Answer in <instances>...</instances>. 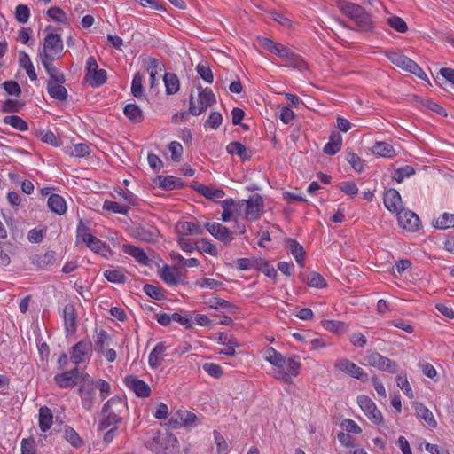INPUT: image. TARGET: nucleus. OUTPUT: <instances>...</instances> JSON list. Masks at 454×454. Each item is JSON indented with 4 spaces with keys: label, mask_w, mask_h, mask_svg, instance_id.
<instances>
[{
    "label": "nucleus",
    "mask_w": 454,
    "mask_h": 454,
    "mask_svg": "<svg viewBox=\"0 0 454 454\" xmlns=\"http://www.w3.org/2000/svg\"><path fill=\"white\" fill-rule=\"evenodd\" d=\"M164 84L166 87V94H176L180 89V81L175 73H166L163 76Z\"/></svg>",
    "instance_id": "72a5a7b5"
},
{
    "label": "nucleus",
    "mask_w": 454,
    "mask_h": 454,
    "mask_svg": "<svg viewBox=\"0 0 454 454\" xmlns=\"http://www.w3.org/2000/svg\"><path fill=\"white\" fill-rule=\"evenodd\" d=\"M24 106V103L17 99H6L1 107L3 113H18Z\"/></svg>",
    "instance_id": "052dcab7"
},
{
    "label": "nucleus",
    "mask_w": 454,
    "mask_h": 454,
    "mask_svg": "<svg viewBox=\"0 0 454 454\" xmlns=\"http://www.w3.org/2000/svg\"><path fill=\"white\" fill-rule=\"evenodd\" d=\"M56 260V253L52 250H49L44 254H35L32 257V264L35 265L39 269H44L47 266L52 264Z\"/></svg>",
    "instance_id": "473e14b6"
},
{
    "label": "nucleus",
    "mask_w": 454,
    "mask_h": 454,
    "mask_svg": "<svg viewBox=\"0 0 454 454\" xmlns=\"http://www.w3.org/2000/svg\"><path fill=\"white\" fill-rule=\"evenodd\" d=\"M176 229L180 236L202 235L204 233V229L198 222H179Z\"/></svg>",
    "instance_id": "4be33fe9"
},
{
    "label": "nucleus",
    "mask_w": 454,
    "mask_h": 454,
    "mask_svg": "<svg viewBox=\"0 0 454 454\" xmlns=\"http://www.w3.org/2000/svg\"><path fill=\"white\" fill-rule=\"evenodd\" d=\"M414 174V168L412 166L406 165L395 170L393 179L397 183H402L405 177H410Z\"/></svg>",
    "instance_id": "6e6d98bb"
},
{
    "label": "nucleus",
    "mask_w": 454,
    "mask_h": 454,
    "mask_svg": "<svg viewBox=\"0 0 454 454\" xmlns=\"http://www.w3.org/2000/svg\"><path fill=\"white\" fill-rule=\"evenodd\" d=\"M104 277L109 282L116 283V284H124L127 281V277L119 269L105 270Z\"/></svg>",
    "instance_id": "603ef678"
},
{
    "label": "nucleus",
    "mask_w": 454,
    "mask_h": 454,
    "mask_svg": "<svg viewBox=\"0 0 454 454\" xmlns=\"http://www.w3.org/2000/svg\"><path fill=\"white\" fill-rule=\"evenodd\" d=\"M65 438L74 448H79L83 443L82 438L79 436L77 432L72 427L66 428Z\"/></svg>",
    "instance_id": "680f3d73"
},
{
    "label": "nucleus",
    "mask_w": 454,
    "mask_h": 454,
    "mask_svg": "<svg viewBox=\"0 0 454 454\" xmlns=\"http://www.w3.org/2000/svg\"><path fill=\"white\" fill-rule=\"evenodd\" d=\"M197 419V416L189 411H177L175 415L169 419V425L173 428L180 426H191Z\"/></svg>",
    "instance_id": "a211bd4d"
},
{
    "label": "nucleus",
    "mask_w": 454,
    "mask_h": 454,
    "mask_svg": "<svg viewBox=\"0 0 454 454\" xmlns=\"http://www.w3.org/2000/svg\"><path fill=\"white\" fill-rule=\"evenodd\" d=\"M434 228L446 230L454 227V214L443 213L433 223Z\"/></svg>",
    "instance_id": "09e8293b"
},
{
    "label": "nucleus",
    "mask_w": 454,
    "mask_h": 454,
    "mask_svg": "<svg viewBox=\"0 0 454 454\" xmlns=\"http://www.w3.org/2000/svg\"><path fill=\"white\" fill-rule=\"evenodd\" d=\"M121 250L125 254L134 257L136 261L142 265H147L149 263L150 260L147 254L140 247H135L131 244H124Z\"/></svg>",
    "instance_id": "b1692460"
},
{
    "label": "nucleus",
    "mask_w": 454,
    "mask_h": 454,
    "mask_svg": "<svg viewBox=\"0 0 454 454\" xmlns=\"http://www.w3.org/2000/svg\"><path fill=\"white\" fill-rule=\"evenodd\" d=\"M30 17V10L26 4H19L15 8V19L19 23L25 24Z\"/></svg>",
    "instance_id": "0e129e2a"
},
{
    "label": "nucleus",
    "mask_w": 454,
    "mask_h": 454,
    "mask_svg": "<svg viewBox=\"0 0 454 454\" xmlns=\"http://www.w3.org/2000/svg\"><path fill=\"white\" fill-rule=\"evenodd\" d=\"M413 103L417 106H423L425 108H427L434 113H437L438 114L446 116L447 113L443 107H442L440 105H438L436 102L433 101L431 98H422L418 95L413 96Z\"/></svg>",
    "instance_id": "2f4dec72"
},
{
    "label": "nucleus",
    "mask_w": 454,
    "mask_h": 454,
    "mask_svg": "<svg viewBox=\"0 0 454 454\" xmlns=\"http://www.w3.org/2000/svg\"><path fill=\"white\" fill-rule=\"evenodd\" d=\"M255 270L263 272L267 277L276 281L278 277L277 270L264 259L258 258Z\"/></svg>",
    "instance_id": "a18cd8bd"
},
{
    "label": "nucleus",
    "mask_w": 454,
    "mask_h": 454,
    "mask_svg": "<svg viewBox=\"0 0 454 454\" xmlns=\"http://www.w3.org/2000/svg\"><path fill=\"white\" fill-rule=\"evenodd\" d=\"M35 136L40 137L43 143L49 144L52 146L59 147L61 145L60 140L51 130H36Z\"/></svg>",
    "instance_id": "49530a36"
},
{
    "label": "nucleus",
    "mask_w": 454,
    "mask_h": 454,
    "mask_svg": "<svg viewBox=\"0 0 454 454\" xmlns=\"http://www.w3.org/2000/svg\"><path fill=\"white\" fill-rule=\"evenodd\" d=\"M398 224L407 231L414 232L420 229L421 221L419 215L410 209H401L397 212Z\"/></svg>",
    "instance_id": "0eeeda50"
},
{
    "label": "nucleus",
    "mask_w": 454,
    "mask_h": 454,
    "mask_svg": "<svg viewBox=\"0 0 454 454\" xmlns=\"http://www.w3.org/2000/svg\"><path fill=\"white\" fill-rule=\"evenodd\" d=\"M366 362L379 370L387 372L390 373H395L397 372V364L391 359L383 356L379 352L368 350L364 356Z\"/></svg>",
    "instance_id": "423d86ee"
},
{
    "label": "nucleus",
    "mask_w": 454,
    "mask_h": 454,
    "mask_svg": "<svg viewBox=\"0 0 454 454\" xmlns=\"http://www.w3.org/2000/svg\"><path fill=\"white\" fill-rule=\"evenodd\" d=\"M125 386L133 391L137 397L145 398L151 395V388L147 383L138 379L137 376L129 375L124 379Z\"/></svg>",
    "instance_id": "9d476101"
},
{
    "label": "nucleus",
    "mask_w": 454,
    "mask_h": 454,
    "mask_svg": "<svg viewBox=\"0 0 454 454\" xmlns=\"http://www.w3.org/2000/svg\"><path fill=\"white\" fill-rule=\"evenodd\" d=\"M322 325L325 330H328L334 333H340L347 330L345 323L337 320H323Z\"/></svg>",
    "instance_id": "5fc2aeb1"
},
{
    "label": "nucleus",
    "mask_w": 454,
    "mask_h": 454,
    "mask_svg": "<svg viewBox=\"0 0 454 454\" xmlns=\"http://www.w3.org/2000/svg\"><path fill=\"white\" fill-rule=\"evenodd\" d=\"M47 15L58 23L68 24L67 15L60 7H51L47 11Z\"/></svg>",
    "instance_id": "3c124183"
},
{
    "label": "nucleus",
    "mask_w": 454,
    "mask_h": 454,
    "mask_svg": "<svg viewBox=\"0 0 454 454\" xmlns=\"http://www.w3.org/2000/svg\"><path fill=\"white\" fill-rule=\"evenodd\" d=\"M264 358L272 365L280 369H283L286 364V358L272 347L265 349Z\"/></svg>",
    "instance_id": "bb28decb"
},
{
    "label": "nucleus",
    "mask_w": 454,
    "mask_h": 454,
    "mask_svg": "<svg viewBox=\"0 0 454 454\" xmlns=\"http://www.w3.org/2000/svg\"><path fill=\"white\" fill-rule=\"evenodd\" d=\"M191 187L208 200L221 199L225 195L224 191L222 189L211 188L207 185L201 184L197 182H192L191 184Z\"/></svg>",
    "instance_id": "aec40b11"
},
{
    "label": "nucleus",
    "mask_w": 454,
    "mask_h": 454,
    "mask_svg": "<svg viewBox=\"0 0 454 454\" xmlns=\"http://www.w3.org/2000/svg\"><path fill=\"white\" fill-rule=\"evenodd\" d=\"M154 183L165 191L180 189L184 186V183L181 178L173 176H158L155 178Z\"/></svg>",
    "instance_id": "6ab92c4d"
},
{
    "label": "nucleus",
    "mask_w": 454,
    "mask_h": 454,
    "mask_svg": "<svg viewBox=\"0 0 454 454\" xmlns=\"http://www.w3.org/2000/svg\"><path fill=\"white\" fill-rule=\"evenodd\" d=\"M107 80V73L104 69H98L91 74L89 79V83L93 87L97 88L104 84Z\"/></svg>",
    "instance_id": "864d4df0"
},
{
    "label": "nucleus",
    "mask_w": 454,
    "mask_h": 454,
    "mask_svg": "<svg viewBox=\"0 0 454 454\" xmlns=\"http://www.w3.org/2000/svg\"><path fill=\"white\" fill-rule=\"evenodd\" d=\"M19 62L20 66L26 70V73L30 80L35 81L37 79V75L28 54L25 51L20 52Z\"/></svg>",
    "instance_id": "a19ab883"
},
{
    "label": "nucleus",
    "mask_w": 454,
    "mask_h": 454,
    "mask_svg": "<svg viewBox=\"0 0 454 454\" xmlns=\"http://www.w3.org/2000/svg\"><path fill=\"white\" fill-rule=\"evenodd\" d=\"M357 403L364 414L372 422L379 425L383 421V416L381 412L377 409L372 400L367 395H359L357 397Z\"/></svg>",
    "instance_id": "1a4fd4ad"
},
{
    "label": "nucleus",
    "mask_w": 454,
    "mask_h": 454,
    "mask_svg": "<svg viewBox=\"0 0 454 454\" xmlns=\"http://www.w3.org/2000/svg\"><path fill=\"white\" fill-rule=\"evenodd\" d=\"M64 49L63 42L59 34L49 33L43 42V48L38 50V55L40 58L43 57V51L45 54L58 55L62 52Z\"/></svg>",
    "instance_id": "6e6552de"
},
{
    "label": "nucleus",
    "mask_w": 454,
    "mask_h": 454,
    "mask_svg": "<svg viewBox=\"0 0 454 454\" xmlns=\"http://www.w3.org/2000/svg\"><path fill=\"white\" fill-rule=\"evenodd\" d=\"M336 368L362 381H366L368 380V374L361 367L357 366L348 359L342 358L338 360L336 362Z\"/></svg>",
    "instance_id": "9b49d317"
},
{
    "label": "nucleus",
    "mask_w": 454,
    "mask_h": 454,
    "mask_svg": "<svg viewBox=\"0 0 454 454\" xmlns=\"http://www.w3.org/2000/svg\"><path fill=\"white\" fill-rule=\"evenodd\" d=\"M372 153L386 158H394L395 156L394 147L386 142H376L372 147Z\"/></svg>",
    "instance_id": "ea45409f"
},
{
    "label": "nucleus",
    "mask_w": 454,
    "mask_h": 454,
    "mask_svg": "<svg viewBox=\"0 0 454 454\" xmlns=\"http://www.w3.org/2000/svg\"><path fill=\"white\" fill-rule=\"evenodd\" d=\"M160 276L161 279L168 285L176 286L179 283L178 270L176 267L173 268V270H171L168 265H165L162 268Z\"/></svg>",
    "instance_id": "4c0bfd02"
},
{
    "label": "nucleus",
    "mask_w": 454,
    "mask_h": 454,
    "mask_svg": "<svg viewBox=\"0 0 454 454\" xmlns=\"http://www.w3.org/2000/svg\"><path fill=\"white\" fill-rule=\"evenodd\" d=\"M87 229L82 221L80 220L77 226V238L82 239L91 251L106 257V253L110 251L108 247L96 236L86 233Z\"/></svg>",
    "instance_id": "39448f33"
},
{
    "label": "nucleus",
    "mask_w": 454,
    "mask_h": 454,
    "mask_svg": "<svg viewBox=\"0 0 454 454\" xmlns=\"http://www.w3.org/2000/svg\"><path fill=\"white\" fill-rule=\"evenodd\" d=\"M4 123L11 125L20 131H26L28 129L27 123L18 115H7L4 118Z\"/></svg>",
    "instance_id": "8fccbe9b"
},
{
    "label": "nucleus",
    "mask_w": 454,
    "mask_h": 454,
    "mask_svg": "<svg viewBox=\"0 0 454 454\" xmlns=\"http://www.w3.org/2000/svg\"><path fill=\"white\" fill-rule=\"evenodd\" d=\"M389 27L399 33H405L408 30L406 22L398 16L389 17L387 20Z\"/></svg>",
    "instance_id": "e2e57ef3"
},
{
    "label": "nucleus",
    "mask_w": 454,
    "mask_h": 454,
    "mask_svg": "<svg viewBox=\"0 0 454 454\" xmlns=\"http://www.w3.org/2000/svg\"><path fill=\"white\" fill-rule=\"evenodd\" d=\"M143 290L149 297L154 300L161 301L165 299V295L162 290L156 286H153L152 284H145L144 286Z\"/></svg>",
    "instance_id": "69168bd1"
},
{
    "label": "nucleus",
    "mask_w": 454,
    "mask_h": 454,
    "mask_svg": "<svg viewBox=\"0 0 454 454\" xmlns=\"http://www.w3.org/2000/svg\"><path fill=\"white\" fill-rule=\"evenodd\" d=\"M415 411L417 417L420 419H423L429 427L433 428H435L437 427V422L434 419L432 411L429 409H427L423 403H416Z\"/></svg>",
    "instance_id": "7c9ffc66"
},
{
    "label": "nucleus",
    "mask_w": 454,
    "mask_h": 454,
    "mask_svg": "<svg viewBox=\"0 0 454 454\" xmlns=\"http://www.w3.org/2000/svg\"><path fill=\"white\" fill-rule=\"evenodd\" d=\"M63 318L67 335L74 334L77 329L76 312L74 305L67 304L63 309Z\"/></svg>",
    "instance_id": "f3484780"
},
{
    "label": "nucleus",
    "mask_w": 454,
    "mask_h": 454,
    "mask_svg": "<svg viewBox=\"0 0 454 454\" xmlns=\"http://www.w3.org/2000/svg\"><path fill=\"white\" fill-rule=\"evenodd\" d=\"M337 7L340 11L352 20L357 26V30L363 32H371L373 29L372 21L370 13L359 4L348 2L345 0H338Z\"/></svg>",
    "instance_id": "f03ea898"
},
{
    "label": "nucleus",
    "mask_w": 454,
    "mask_h": 454,
    "mask_svg": "<svg viewBox=\"0 0 454 454\" xmlns=\"http://www.w3.org/2000/svg\"><path fill=\"white\" fill-rule=\"evenodd\" d=\"M65 153L71 156L85 157L90 153V149L88 144L79 143L74 145V147H67Z\"/></svg>",
    "instance_id": "c03bdc74"
},
{
    "label": "nucleus",
    "mask_w": 454,
    "mask_h": 454,
    "mask_svg": "<svg viewBox=\"0 0 454 454\" xmlns=\"http://www.w3.org/2000/svg\"><path fill=\"white\" fill-rule=\"evenodd\" d=\"M78 373L79 369L77 367L61 373H57L54 376V382L60 388H72L78 385Z\"/></svg>",
    "instance_id": "ddd939ff"
},
{
    "label": "nucleus",
    "mask_w": 454,
    "mask_h": 454,
    "mask_svg": "<svg viewBox=\"0 0 454 454\" xmlns=\"http://www.w3.org/2000/svg\"><path fill=\"white\" fill-rule=\"evenodd\" d=\"M131 234L133 238L138 240L153 243L157 240L159 231L155 227L146 228L138 224L132 228Z\"/></svg>",
    "instance_id": "2eb2a0df"
},
{
    "label": "nucleus",
    "mask_w": 454,
    "mask_h": 454,
    "mask_svg": "<svg viewBox=\"0 0 454 454\" xmlns=\"http://www.w3.org/2000/svg\"><path fill=\"white\" fill-rule=\"evenodd\" d=\"M286 245L290 250V253L294 257L299 266H304L305 250L301 245H300L295 239H286Z\"/></svg>",
    "instance_id": "c756f323"
},
{
    "label": "nucleus",
    "mask_w": 454,
    "mask_h": 454,
    "mask_svg": "<svg viewBox=\"0 0 454 454\" xmlns=\"http://www.w3.org/2000/svg\"><path fill=\"white\" fill-rule=\"evenodd\" d=\"M110 339L111 338L106 330H100L95 340V350L98 353H103L105 347L109 344Z\"/></svg>",
    "instance_id": "4d7b16f0"
},
{
    "label": "nucleus",
    "mask_w": 454,
    "mask_h": 454,
    "mask_svg": "<svg viewBox=\"0 0 454 454\" xmlns=\"http://www.w3.org/2000/svg\"><path fill=\"white\" fill-rule=\"evenodd\" d=\"M52 412L47 406H43L39 410V427L42 432H47L52 425Z\"/></svg>",
    "instance_id": "f704fd0d"
},
{
    "label": "nucleus",
    "mask_w": 454,
    "mask_h": 454,
    "mask_svg": "<svg viewBox=\"0 0 454 454\" xmlns=\"http://www.w3.org/2000/svg\"><path fill=\"white\" fill-rule=\"evenodd\" d=\"M103 209L112 213L127 215L129 207L128 205H121L116 201L106 200L103 204Z\"/></svg>",
    "instance_id": "de8ad7c7"
},
{
    "label": "nucleus",
    "mask_w": 454,
    "mask_h": 454,
    "mask_svg": "<svg viewBox=\"0 0 454 454\" xmlns=\"http://www.w3.org/2000/svg\"><path fill=\"white\" fill-rule=\"evenodd\" d=\"M286 66H290L300 70L305 69L307 67V63L305 62V60L300 55L294 53L293 51L288 55V58L286 59Z\"/></svg>",
    "instance_id": "13d9d810"
},
{
    "label": "nucleus",
    "mask_w": 454,
    "mask_h": 454,
    "mask_svg": "<svg viewBox=\"0 0 454 454\" xmlns=\"http://www.w3.org/2000/svg\"><path fill=\"white\" fill-rule=\"evenodd\" d=\"M124 114L134 123H140L144 120L143 112L136 104L126 105Z\"/></svg>",
    "instance_id": "58836bf2"
},
{
    "label": "nucleus",
    "mask_w": 454,
    "mask_h": 454,
    "mask_svg": "<svg viewBox=\"0 0 454 454\" xmlns=\"http://www.w3.org/2000/svg\"><path fill=\"white\" fill-rule=\"evenodd\" d=\"M346 160L356 171L362 172L364 170V160H362L356 153H348L347 154Z\"/></svg>",
    "instance_id": "338daca9"
},
{
    "label": "nucleus",
    "mask_w": 454,
    "mask_h": 454,
    "mask_svg": "<svg viewBox=\"0 0 454 454\" xmlns=\"http://www.w3.org/2000/svg\"><path fill=\"white\" fill-rule=\"evenodd\" d=\"M245 206V218L248 221H255L263 214L264 200L262 195L255 193L247 200H239L237 207L242 208Z\"/></svg>",
    "instance_id": "20e7f679"
},
{
    "label": "nucleus",
    "mask_w": 454,
    "mask_h": 454,
    "mask_svg": "<svg viewBox=\"0 0 454 454\" xmlns=\"http://www.w3.org/2000/svg\"><path fill=\"white\" fill-rule=\"evenodd\" d=\"M196 250L200 253H206L212 256H217L218 251L215 244L208 239L204 238L196 242Z\"/></svg>",
    "instance_id": "79ce46f5"
},
{
    "label": "nucleus",
    "mask_w": 454,
    "mask_h": 454,
    "mask_svg": "<svg viewBox=\"0 0 454 454\" xmlns=\"http://www.w3.org/2000/svg\"><path fill=\"white\" fill-rule=\"evenodd\" d=\"M43 57L44 58H40V59L50 76L48 82H65L66 79L64 74L53 66L54 57L51 54H45L44 52Z\"/></svg>",
    "instance_id": "4468645a"
},
{
    "label": "nucleus",
    "mask_w": 454,
    "mask_h": 454,
    "mask_svg": "<svg viewBox=\"0 0 454 454\" xmlns=\"http://www.w3.org/2000/svg\"><path fill=\"white\" fill-rule=\"evenodd\" d=\"M127 408V403L120 396L110 398L102 408L103 418L99 420L98 430L102 432L110 427H118L122 421L121 413Z\"/></svg>",
    "instance_id": "f257e3e1"
},
{
    "label": "nucleus",
    "mask_w": 454,
    "mask_h": 454,
    "mask_svg": "<svg viewBox=\"0 0 454 454\" xmlns=\"http://www.w3.org/2000/svg\"><path fill=\"white\" fill-rule=\"evenodd\" d=\"M342 137L337 132L331 133L329 142L325 144L323 152L327 155H334L341 149Z\"/></svg>",
    "instance_id": "a878e982"
},
{
    "label": "nucleus",
    "mask_w": 454,
    "mask_h": 454,
    "mask_svg": "<svg viewBox=\"0 0 454 454\" xmlns=\"http://www.w3.org/2000/svg\"><path fill=\"white\" fill-rule=\"evenodd\" d=\"M206 304L210 308L214 309H225L229 312H236L238 310V307L228 301L219 298V297H213L209 299L207 301H206Z\"/></svg>",
    "instance_id": "c9c22d12"
},
{
    "label": "nucleus",
    "mask_w": 454,
    "mask_h": 454,
    "mask_svg": "<svg viewBox=\"0 0 454 454\" xmlns=\"http://www.w3.org/2000/svg\"><path fill=\"white\" fill-rule=\"evenodd\" d=\"M198 74L207 83H212L214 81L213 72L207 63H199L196 67Z\"/></svg>",
    "instance_id": "bf43d9fd"
},
{
    "label": "nucleus",
    "mask_w": 454,
    "mask_h": 454,
    "mask_svg": "<svg viewBox=\"0 0 454 454\" xmlns=\"http://www.w3.org/2000/svg\"><path fill=\"white\" fill-rule=\"evenodd\" d=\"M143 74L137 72L132 79L131 82V94L137 99L144 98V88H143Z\"/></svg>",
    "instance_id": "37998d69"
},
{
    "label": "nucleus",
    "mask_w": 454,
    "mask_h": 454,
    "mask_svg": "<svg viewBox=\"0 0 454 454\" xmlns=\"http://www.w3.org/2000/svg\"><path fill=\"white\" fill-rule=\"evenodd\" d=\"M226 151L231 155H238L243 161L250 159L247 147L240 142L234 141L230 143L226 146Z\"/></svg>",
    "instance_id": "e433bc0d"
},
{
    "label": "nucleus",
    "mask_w": 454,
    "mask_h": 454,
    "mask_svg": "<svg viewBox=\"0 0 454 454\" xmlns=\"http://www.w3.org/2000/svg\"><path fill=\"white\" fill-rule=\"evenodd\" d=\"M198 103L199 106L194 102V95L192 92L189 98L188 113L192 115L198 116L207 111V109L216 103L215 96L211 89L202 88L201 85L198 86Z\"/></svg>",
    "instance_id": "7ed1b4c3"
},
{
    "label": "nucleus",
    "mask_w": 454,
    "mask_h": 454,
    "mask_svg": "<svg viewBox=\"0 0 454 454\" xmlns=\"http://www.w3.org/2000/svg\"><path fill=\"white\" fill-rule=\"evenodd\" d=\"M307 283L309 286L316 288H324L327 286L325 278L315 271L308 277Z\"/></svg>",
    "instance_id": "774afa93"
},
{
    "label": "nucleus",
    "mask_w": 454,
    "mask_h": 454,
    "mask_svg": "<svg viewBox=\"0 0 454 454\" xmlns=\"http://www.w3.org/2000/svg\"><path fill=\"white\" fill-rule=\"evenodd\" d=\"M399 67L417 75L419 78L424 81H428L427 75L423 71V69L415 61H413L411 59L408 58L405 55L401 64L399 65Z\"/></svg>",
    "instance_id": "393cba45"
},
{
    "label": "nucleus",
    "mask_w": 454,
    "mask_h": 454,
    "mask_svg": "<svg viewBox=\"0 0 454 454\" xmlns=\"http://www.w3.org/2000/svg\"><path fill=\"white\" fill-rule=\"evenodd\" d=\"M384 205L386 208L393 213L399 212L403 209L402 207V199L401 195L395 189H389L385 192L384 198Z\"/></svg>",
    "instance_id": "dca6fc26"
},
{
    "label": "nucleus",
    "mask_w": 454,
    "mask_h": 454,
    "mask_svg": "<svg viewBox=\"0 0 454 454\" xmlns=\"http://www.w3.org/2000/svg\"><path fill=\"white\" fill-rule=\"evenodd\" d=\"M49 208L55 214L62 215L67 212V203L59 194H51L47 200Z\"/></svg>",
    "instance_id": "c85d7f7f"
},
{
    "label": "nucleus",
    "mask_w": 454,
    "mask_h": 454,
    "mask_svg": "<svg viewBox=\"0 0 454 454\" xmlns=\"http://www.w3.org/2000/svg\"><path fill=\"white\" fill-rule=\"evenodd\" d=\"M166 346L163 342L158 343L151 351L148 358V364L152 368L159 367L165 356Z\"/></svg>",
    "instance_id": "cd10ccee"
},
{
    "label": "nucleus",
    "mask_w": 454,
    "mask_h": 454,
    "mask_svg": "<svg viewBox=\"0 0 454 454\" xmlns=\"http://www.w3.org/2000/svg\"><path fill=\"white\" fill-rule=\"evenodd\" d=\"M78 393L81 397V403L82 408L90 411L96 402V389L93 387H79Z\"/></svg>",
    "instance_id": "412c9836"
},
{
    "label": "nucleus",
    "mask_w": 454,
    "mask_h": 454,
    "mask_svg": "<svg viewBox=\"0 0 454 454\" xmlns=\"http://www.w3.org/2000/svg\"><path fill=\"white\" fill-rule=\"evenodd\" d=\"M64 82H47V91L51 98L66 101L68 97L67 90L62 85Z\"/></svg>",
    "instance_id": "5701e85b"
},
{
    "label": "nucleus",
    "mask_w": 454,
    "mask_h": 454,
    "mask_svg": "<svg viewBox=\"0 0 454 454\" xmlns=\"http://www.w3.org/2000/svg\"><path fill=\"white\" fill-rule=\"evenodd\" d=\"M91 341L89 340H82L71 348L70 359L74 364L78 365L84 361L85 356L89 352H91Z\"/></svg>",
    "instance_id": "f8f14e48"
}]
</instances>
